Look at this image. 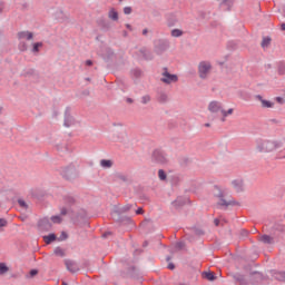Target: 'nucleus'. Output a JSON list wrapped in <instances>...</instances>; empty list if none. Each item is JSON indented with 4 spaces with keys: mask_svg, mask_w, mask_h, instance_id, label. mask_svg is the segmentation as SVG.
<instances>
[{
    "mask_svg": "<svg viewBox=\"0 0 285 285\" xmlns=\"http://www.w3.org/2000/svg\"><path fill=\"white\" fill-rule=\"evenodd\" d=\"M212 193L213 197L218 199L216 208H219L220 210H228V206H242V204L235 199L226 200V191H224L219 185H214Z\"/></svg>",
    "mask_w": 285,
    "mask_h": 285,
    "instance_id": "f257e3e1",
    "label": "nucleus"
},
{
    "mask_svg": "<svg viewBox=\"0 0 285 285\" xmlns=\"http://www.w3.org/2000/svg\"><path fill=\"white\" fill-rule=\"evenodd\" d=\"M132 204H127L111 212V217L114 222H117V224H121L122 226H135V222L132 220V218L124 215V213H129V210H132Z\"/></svg>",
    "mask_w": 285,
    "mask_h": 285,
    "instance_id": "f03ea898",
    "label": "nucleus"
},
{
    "mask_svg": "<svg viewBox=\"0 0 285 285\" xmlns=\"http://www.w3.org/2000/svg\"><path fill=\"white\" fill-rule=\"evenodd\" d=\"M271 233L273 236L264 234L261 236L259 242L263 244H275V239L279 242L281 239H284L285 237V225L282 223H275L272 228Z\"/></svg>",
    "mask_w": 285,
    "mask_h": 285,
    "instance_id": "7ed1b4c3",
    "label": "nucleus"
},
{
    "mask_svg": "<svg viewBox=\"0 0 285 285\" xmlns=\"http://www.w3.org/2000/svg\"><path fill=\"white\" fill-rule=\"evenodd\" d=\"M256 144V150H258V153H273V150H277V148H282V146H284V142L279 140L258 139Z\"/></svg>",
    "mask_w": 285,
    "mask_h": 285,
    "instance_id": "20e7f679",
    "label": "nucleus"
},
{
    "mask_svg": "<svg viewBox=\"0 0 285 285\" xmlns=\"http://www.w3.org/2000/svg\"><path fill=\"white\" fill-rule=\"evenodd\" d=\"M60 175L67 181H75V179L79 177V171L77 170V167H75V164H69L61 168Z\"/></svg>",
    "mask_w": 285,
    "mask_h": 285,
    "instance_id": "39448f33",
    "label": "nucleus"
},
{
    "mask_svg": "<svg viewBox=\"0 0 285 285\" xmlns=\"http://www.w3.org/2000/svg\"><path fill=\"white\" fill-rule=\"evenodd\" d=\"M160 81L166 83V86H170V83H177L179 81V76L176 73H170L168 71V67H164Z\"/></svg>",
    "mask_w": 285,
    "mask_h": 285,
    "instance_id": "423d86ee",
    "label": "nucleus"
},
{
    "mask_svg": "<svg viewBox=\"0 0 285 285\" xmlns=\"http://www.w3.org/2000/svg\"><path fill=\"white\" fill-rule=\"evenodd\" d=\"M121 277L125 279H141V272L137 266L131 265L127 268L126 272H121Z\"/></svg>",
    "mask_w": 285,
    "mask_h": 285,
    "instance_id": "0eeeda50",
    "label": "nucleus"
},
{
    "mask_svg": "<svg viewBox=\"0 0 285 285\" xmlns=\"http://www.w3.org/2000/svg\"><path fill=\"white\" fill-rule=\"evenodd\" d=\"M170 48V42L166 39H158L154 41V52L156 55H164Z\"/></svg>",
    "mask_w": 285,
    "mask_h": 285,
    "instance_id": "6e6552de",
    "label": "nucleus"
},
{
    "mask_svg": "<svg viewBox=\"0 0 285 285\" xmlns=\"http://www.w3.org/2000/svg\"><path fill=\"white\" fill-rule=\"evenodd\" d=\"M151 161L153 164H168V158H166V153H164V150L161 149H155L151 153Z\"/></svg>",
    "mask_w": 285,
    "mask_h": 285,
    "instance_id": "1a4fd4ad",
    "label": "nucleus"
},
{
    "mask_svg": "<svg viewBox=\"0 0 285 285\" xmlns=\"http://www.w3.org/2000/svg\"><path fill=\"white\" fill-rule=\"evenodd\" d=\"M213 70V65L208 61H200L198 65V75L200 79H206L208 73Z\"/></svg>",
    "mask_w": 285,
    "mask_h": 285,
    "instance_id": "9d476101",
    "label": "nucleus"
},
{
    "mask_svg": "<svg viewBox=\"0 0 285 285\" xmlns=\"http://www.w3.org/2000/svg\"><path fill=\"white\" fill-rule=\"evenodd\" d=\"M76 124H77V119H75L72 116V108L66 107L63 126L66 128H70L71 126H75Z\"/></svg>",
    "mask_w": 285,
    "mask_h": 285,
    "instance_id": "9b49d317",
    "label": "nucleus"
},
{
    "mask_svg": "<svg viewBox=\"0 0 285 285\" xmlns=\"http://www.w3.org/2000/svg\"><path fill=\"white\" fill-rule=\"evenodd\" d=\"M249 282L253 285L262 284L264 282V274L257 271L250 272Z\"/></svg>",
    "mask_w": 285,
    "mask_h": 285,
    "instance_id": "f8f14e48",
    "label": "nucleus"
},
{
    "mask_svg": "<svg viewBox=\"0 0 285 285\" xmlns=\"http://www.w3.org/2000/svg\"><path fill=\"white\" fill-rule=\"evenodd\" d=\"M166 21L168 28H175L177 23H179V16L175 12H170L166 14Z\"/></svg>",
    "mask_w": 285,
    "mask_h": 285,
    "instance_id": "ddd939ff",
    "label": "nucleus"
},
{
    "mask_svg": "<svg viewBox=\"0 0 285 285\" xmlns=\"http://www.w3.org/2000/svg\"><path fill=\"white\" fill-rule=\"evenodd\" d=\"M65 266L67 268V271H69V273H79L80 268H79V264H77V262L71 261V259H66L65 261Z\"/></svg>",
    "mask_w": 285,
    "mask_h": 285,
    "instance_id": "4468645a",
    "label": "nucleus"
},
{
    "mask_svg": "<svg viewBox=\"0 0 285 285\" xmlns=\"http://www.w3.org/2000/svg\"><path fill=\"white\" fill-rule=\"evenodd\" d=\"M20 77H24L28 79H39V71H37V69L35 68H29L27 70H23L20 75Z\"/></svg>",
    "mask_w": 285,
    "mask_h": 285,
    "instance_id": "2eb2a0df",
    "label": "nucleus"
},
{
    "mask_svg": "<svg viewBox=\"0 0 285 285\" xmlns=\"http://www.w3.org/2000/svg\"><path fill=\"white\" fill-rule=\"evenodd\" d=\"M38 228L40 230H50L52 228V223H50V218L45 217L38 222Z\"/></svg>",
    "mask_w": 285,
    "mask_h": 285,
    "instance_id": "dca6fc26",
    "label": "nucleus"
},
{
    "mask_svg": "<svg viewBox=\"0 0 285 285\" xmlns=\"http://www.w3.org/2000/svg\"><path fill=\"white\" fill-rule=\"evenodd\" d=\"M232 277L236 285H249L246 276H244L243 274L235 273L232 275Z\"/></svg>",
    "mask_w": 285,
    "mask_h": 285,
    "instance_id": "f3484780",
    "label": "nucleus"
},
{
    "mask_svg": "<svg viewBox=\"0 0 285 285\" xmlns=\"http://www.w3.org/2000/svg\"><path fill=\"white\" fill-rule=\"evenodd\" d=\"M222 102L217 101V100H213L209 102L208 105V110L209 112H222Z\"/></svg>",
    "mask_w": 285,
    "mask_h": 285,
    "instance_id": "a211bd4d",
    "label": "nucleus"
},
{
    "mask_svg": "<svg viewBox=\"0 0 285 285\" xmlns=\"http://www.w3.org/2000/svg\"><path fill=\"white\" fill-rule=\"evenodd\" d=\"M255 99H257V101H261L262 108H274L275 106V102L264 99L262 95H256Z\"/></svg>",
    "mask_w": 285,
    "mask_h": 285,
    "instance_id": "6ab92c4d",
    "label": "nucleus"
},
{
    "mask_svg": "<svg viewBox=\"0 0 285 285\" xmlns=\"http://www.w3.org/2000/svg\"><path fill=\"white\" fill-rule=\"evenodd\" d=\"M186 202H188V198L178 196V197L171 203V205H173L174 207H176L177 209H179V208H184V206H186Z\"/></svg>",
    "mask_w": 285,
    "mask_h": 285,
    "instance_id": "aec40b11",
    "label": "nucleus"
},
{
    "mask_svg": "<svg viewBox=\"0 0 285 285\" xmlns=\"http://www.w3.org/2000/svg\"><path fill=\"white\" fill-rule=\"evenodd\" d=\"M271 275L277 282H285V272L284 271L272 269L271 271Z\"/></svg>",
    "mask_w": 285,
    "mask_h": 285,
    "instance_id": "412c9836",
    "label": "nucleus"
},
{
    "mask_svg": "<svg viewBox=\"0 0 285 285\" xmlns=\"http://www.w3.org/2000/svg\"><path fill=\"white\" fill-rule=\"evenodd\" d=\"M232 186L235 188L236 193H244V180L234 179Z\"/></svg>",
    "mask_w": 285,
    "mask_h": 285,
    "instance_id": "4be33fe9",
    "label": "nucleus"
},
{
    "mask_svg": "<svg viewBox=\"0 0 285 285\" xmlns=\"http://www.w3.org/2000/svg\"><path fill=\"white\" fill-rule=\"evenodd\" d=\"M18 39H27V41H32V39H35V33L32 31H20L18 32Z\"/></svg>",
    "mask_w": 285,
    "mask_h": 285,
    "instance_id": "5701e85b",
    "label": "nucleus"
},
{
    "mask_svg": "<svg viewBox=\"0 0 285 285\" xmlns=\"http://www.w3.org/2000/svg\"><path fill=\"white\" fill-rule=\"evenodd\" d=\"M202 277L203 279H207V282H215L217 279V275L210 271H204Z\"/></svg>",
    "mask_w": 285,
    "mask_h": 285,
    "instance_id": "b1692460",
    "label": "nucleus"
},
{
    "mask_svg": "<svg viewBox=\"0 0 285 285\" xmlns=\"http://www.w3.org/2000/svg\"><path fill=\"white\" fill-rule=\"evenodd\" d=\"M45 244H47L48 246L55 242H58V237H57V234L55 233H50L49 235H45L42 237Z\"/></svg>",
    "mask_w": 285,
    "mask_h": 285,
    "instance_id": "393cba45",
    "label": "nucleus"
},
{
    "mask_svg": "<svg viewBox=\"0 0 285 285\" xmlns=\"http://www.w3.org/2000/svg\"><path fill=\"white\" fill-rule=\"evenodd\" d=\"M63 202L67 208L71 209L72 206H75L77 204V199H75V197L67 195L63 196Z\"/></svg>",
    "mask_w": 285,
    "mask_h": 285,
    "instance_id": "a878e982",
    "label": "nucleus"
},
{
    "mask_svg": "<svg viewBox=\"0 0 285 285\" xmlns=\"http://www.w3.org/2000/svg\"><path fill=\"white\" fill-rule=\"evenodd\" d=\"M139 52L140 55H142V59H145V61H153L154 59L153 52L146 50V48H141Z\"/></svg>",
    "mask_w": 285,
    "mask_h": 285,
    "instance_id": "bb28decb",
    "label": "nucleus"
},
{
    "mask_svg": "<svg viewBox=\"0 0 285 285\" xmlns=\"http://www.w3.org/2000/svg\"><path fill=\"white\" fill-rule=\"evenodd\" d=\"M124 181V184H128V176L122 173L114 174V181Z\"/></svg>",
    "mask_w": 285,
    "mask_h": 285,
    "instance_id": "cd10ccee",
    "label": "nucleus"
},
{
    "mask_svg": "<svg viewBox=\"0 0 285 285\" xmlns=\"http://www.w3.org/2000/svg\"><path fill=\"white\" fill-rule=\"evenodd\" d=\"M168 179L171 186H179V184L181 183V177L179 175H171L168 177Z\"/></svg>",
    "mask_w": 285,
    "mask_h": 285,
    "instance_id": "c85d7f7f",
    "label": "nucleus"
},
{
    "mask_svg": "<svg viewBox=\"0 0 285 285\" xmlns=\"http://www.w3.org/2000/svg\"><path fill=\"white\" fill-rule=\"evenodd\" d=\"M131 77L135 79H141V76L144 75V71L140 68H134L130 70Z\"/></svg>",
    "mask_w": 285,
    "mask_h": 285,
    "instance_id": "c756f323",
    "label": "nucleus"
},
{
    "mask_svg": "<svg viewBox=\"0 0 285 285\" xmlns=\"http://www.w3.org/2000/svg\"><path fill=\"white\" fill-rule=\"evenodd\" d=\"M98 26H100L101 30H104L105 32H108V30H110V22L105 19L99 20Z\"/></svg>",
    "mask_w": 285,
    "mask_h": 285,
    "instance_id": "7c9ffc66",
    "label": "nucleus"
},
{
    "mask_svg": "<svg viewBox=\"0 0 285 285\" xmlns=\"http://www.w3.org/2000/svg\"><path fill=\"white\" fill-rule=\"evenodd\" d=\"M108 17L111 21H119V12L115 8L109 10Z\"/></svg>",
    "mask_w": 285,
    "mask_h": 285,
    "instance_id": "2f4dec72",
    "label": "nucleus"
},
{
    "mask_svg": "<svg viewBox=\"0 0 285 285\" xmlns=\"http://www.w3.org/2000/svg\"><path fill=\"white\" fill-rule=\"evenodd\" d=\"M41 48H43V42H33L31 52H33V55H39Z\"/></svg>",
    "mask_w": 285,
    "mask_h": 285,
    "instance_id": "473e14b6",
    "label": "nucleus"
},
{
    "mask_svg": "<svg viewBox=\"0 0 285 285\" xmlns=\"http://www.w3.org/2000/svg\"><path fill=\"white\" fill-rule=\"evenodd\" d=\"M271 41H273V39L269 36L263 37V40L261 42V47L262 48H268L271 46Z\"/></svg>",
    "mask_w": 285,
    "mask_h": 285,
    "instance_id": "72a5a7b5",
    "label": "nucleus"
},
{
    "mask_svg": "<svg viewBox=\"0 0 285 285\" xmlns=\"http://www.w3.org/2000/svg\"><path fill=\"white\" fill-rule=\"evenodd\" d=\"M112 160L111 159H101L100 160V166L101 168H112Z\"/></svg>",
    "mask_w": 285,
    "mask_h": 285,
    "instance_id": "f704fd0d",
    "label": "nucleus"
},
{
    "mask_svg": "<svg viewBox=\"0 0 285 285\" xmlns=\"http://www.w3.org/2000/svg\"><path fill=\"white\" fill-rule=\"evenodd\" d=\"M158 104H167L168 95L166 92H160L157 98Z\"/></svg>",
    "mask_w": 285,
    "mask_h": 285,
    "instance_id": "c9c22d12",
    "label": "nucleus"
},
{
    "mask_svg": "<svg viewBox=\"0 0 285 285\" xmlns=\"http://www.w3.org/2000/svg\"><path fill=\"white\" fill-rule=\"evenodd\" d=\"M150 226H153V219H150V218H145L140 223V228H150Z\"/></svg>",
    "mask_w": 285,
    "mask_h": 285,
    "instance_id": "e433bc0d",
    "label": "nucleus"
},
{
    "mask_svg": "<svg viewBox=\"0 0 285 285\" xmlns=\"http://www.w3.org/2000/svg\"><path fill=\"white\" fill-rule=\"evenodd\" d=\"M37 275H39V269L32 268L29 271V273L26 275V277L28 279H32V278L37 277Z\"/></svg>",
    "mask_w": 285,
    "mask_h": 285,
    "instance_id": "4c0bfd02",
    "label": "nucleus"
},
{
    "mask_svg": "<svg viewBox=\"0 0 285 285\" xmlns=\"http://www.w3.org/2000/svg\"><path fill=\"white\" fill-rule=\"evenodd\" d=\"M158 178L160 179V181H167L168 174H166V170L159 169L158 170Z\"/></svg>",
    "mask_w": 285,
    "mask_h": 285,
    "instance_id": "58836bf2",
    "label": "nucleus"
},
{
    "mask_svg": "<svg viewBox=\"0 0 285 285\" xmlns=\"http://www.w3.org/2000/svg\"><path fill=\"white\" fill-rule=\"evenodd\" d=\"M8 271H10V267H8V264H6L4 262L0 263V275H6V273H8Z\"/></svg>",
    "mask_w": 285,
    "mask_h": 285,
    "instance_id": "ea45409f",
    "label": "nucleus"
},
{
    "mask_svg": "<svg viewBox=\"0 0 285 285\" xmlns=\"http://www.w3.org/2000/svg\"><path fill=\"white\" fill-rule=\"evenodd\" d=\"M171 37H175V38L184 37V30H181V29H173L171 30Z\"/></svg>",
    "mask_w": 285,
    "mask_h": 285,
    "instance_id": "a19ab883",
    "label": "nucleus"
},
{
    "mask_svg": "<svg viewBox=\"0 0 285 285\" xmlns=\"http://www.w3.org/2000/svg\"><path fill=\"white\" fill-rule=\"evenodd\" d=\"M188 164H190V158H188V157H181V158H179V165H180L183 168H186V166H188Z\"/></svg>",
    "mask_w": 285,
    "mask_h": 285,
    "instance_id": "79ce46f5",
    "label": "nucleus"
},
{
    "mask_svg": "<svg viewBox=\"0 0 285 285\" xmlns=\"http://www.w3.org/2000/svg\"><path fill=\"white\" fill-rule=\"evenodd\" d=\"M53 253L57 257H66V252L61 247H56Z\"/></svg>",
    "mask_w": 285,
    "mask_h": 285,
    "instance_id": "37998d69",
    "label": "nucleus"
},
{
    "mask_svg": "<svg viewBox=\"0 0 285 285\" xmlns=\"http://www.w3.org/2000/svg\"><path fill=\"white\" fill-rule=\"evenodd\" d=\"M18 206H20V208H22V210H28V208H29L28 203H26L22 198L18 199Z\"/></svg>",
    "mask_w": 285,
    "mask_h": 285,
    "instance_id": "c03bdc74",
    "label": "nucleus"
},
{
    "mask_svg": "<svg viewBox=\"0 0 285 285\" xmlns=\"http://www.w3.org/2000/svg\"><path fill=\"white\" fill-rule=\"evenodd\" d=\"M51 222L53 224H61L63 222V218H61V216L59 215H55V216H51Z\"/></svg>",
    "mask_w": 285,
    "mask_h": 285,
    "instance_id": "a18cd8bd",
    "label": "nucleus"
},
{
    "mask_svg": "<svg viewBox=\"0 0 285 285\" xmlns=\"http://www.w3.org/2000/svg\"><path fill=\"white\" fill-rule=\"evenodd\" d=\"M194 235H197V237H203V235H206V232H204L202 228L195 227Z\"/></svg>",
    "mask_w": 285,
    "mask_h": 285,
    "instance_id": "49530a36",
    "label": "nucleus"
},
{
    "mask_svg": "<svg viewBox=\"0 0 285 285\" xmlns=\"http://www.w3.org/2000/svg\"><path fill=\"white\" fill-rule=\"evenodd\" d=\"M18 50H20V52H26L27 50H28V43H26V42H20L19 45H18Z\"/></svg>",
    "mask_w": 285,
    "mask_h": 285,
    "instance_id": "de8ad7c7",
    "label": "nucleus"
},
{
    "mask_svg": "<svg viewBox=\"0 0 285 285\" xmlns=\"http://www.w3.org/2000/svg\"><path fill=\"white\" fill-rule=\"evenodd\" d=\"M176 250H184L186 248V243L184 242H177L175 245Z\"/></svg>",
    "mask_w": 285,
    "mask_h": 285,
    "instance_id": "09e8293b",
    "label": "nucleus"
},
{
    "mask_svg": "<svg viewBox=\"0 0 285 285\" xmlns=\"http://www.w3.org/2000/svg\"><path fill=\"white\" fill-rule=\"evenodd\" d=\"M227 50H237V43L235 41L227 42Z\"/></svg>",
    "mask_w": 285,
    "mask_h": 285,
    "instance_id": "8fccbe9b",
    "label": "nucleus"
},
{
    "mask_svg": "<svg viewBox=\"0 0 285 285\" xmlns=\"http://www.w3.org/2000/svg\"><path fill=\"white\" fill-rule=\"evenodd\" d=\"M31 197H33V199H38V200H41L43 199V194L39 193V191H33L31 194Z\"/></svg>",
    "mask_w": 285,
    "mask_h": 285,
    "instance_id": "3c124183",
    "label": "nucleus"
},
{
    "mask_svg": "<svg viewBox=\"0 0 285 285\" xmlns=\"http://www.w3.org/2000/svg\"><path fill=\"white\" fill-rule=\"evenodd\" d=\"M138 197L140 199V202H149L150 198L148 197V195L144 194V193H139Z\"/></svg>",
    "mask_w": 285,
    "mask_h": 285,
    "instance_id": "603ef678",
    "label": "nucleus"
},
{
    "mask_svg": "<svg viewBox=\"0 0 285 285\" xmlns=\"http://www.w3.org/2000/svg\"><path fill=\"white\" fill-rule=\"evenodd\" d=\"M68 234L66 232H61L60 236L58 237V242H66L68 239Z\"/></svg>",
    "mask_w": 285,
    "mask_h": 285,
    "instance_id": "864d4df0",
    "label": "nucleus"
},
{
    "mask_svg": "<svg viewBox=\"0 0 285 285\" xmlns=\"http://www.w3.org/2000/svg\"><path fill=\"white\" fill-rule=\"evenodd\" d=\"M106 52H107V59H112V57H115V51H112V49L107 48Z\"/></svg>",
    "mask_w": 285,
    "mask_h": 285,
    "instance_id": "5fc2aeb1",
    "label": "nucleus"
},
{
    "mask_svg": "<svg viewBox=\"0 0 285 285\" xmlns=\"http://www.w3.org/2000/svg\"><path fill=\"white\" fill-rule=\"evenodd\" d=\"M278 75H285V65L284 62H281L278 66Z\"/></svg>",
    "mask_w": 285,
    "mask_h": 285,
    "instance_id": "6e6d98bb",
    "label": "nucleus"
},
{
    "mask_svg": "<svg viewBox=\"0 0 285 285\" xmlns=\"http://www.w3.org/2000/svg\"><path fill=\"white\" fill-rule=\"evenodd\" d=\"M68 210H70L69 207H61V209H60V215H61L62 217H66V215H68Z\"/></svg>",
    "mask_w": 285,
    "mask_h": 285,
    "instance_id": "4d7b16f0",
    "label": "nucleus"
},
{
    "mask_svg": "<svg viewBox=\"0 0 285 285\" xmlns=\"http://www.w3.org/2000/svg\"><path fill=\"white\" fill-rule=\"evenodd\" d=\"M6 226H8V219L0 218V228H6Z\"/></svg>",
    "mask_w": 285,
    "mask_h": 285,
    "instance_id": "13d9d810",
    "label": "nucleus"
},
{
    "mask_svg": "<svg viewBox=\"0 0 285 285\" xmlns=\"http://www.w3.org/2000/svg\"><path fill=\"white\" fill-rule=\"evenodd\" d=\"M275 101H276V104H279L281 106H284V104H285L284 97H279V96L275 98Z\"/></svg>",
    "mask_w": 285,
    "mask_h": 285,
    "instance_id": "bf43d9fd",
    "label": "nucleus"
},
{
    "mask_svg": "<svg viewBox=\"0 0 285 285\" xmlns=\"http://www.w3.org/2000/svg\"><path fill=\"white\" fill-rule=\"evenodd\" d=\"M149 101H150V96L147 95L141 97V104L146 105V104H149Z\"/></svg>",
    "mask_w": 285,
    "mask_h": 285,
    "instance_id": "052dcab7",
    "label": "nucleus"
},
{
    "mask_svg": "<svg viewBox=\"0 0 285 285\" xmlns=\"http://www.w3.org/2000/svg\"><path fill=\"white\" fill-rule=\"evenodd\" d=\"M124 14H132V7H125Z\"/></svg>",
    "mask_w": 285,
    "mask_h": 285,
    "instance_id": "680f3d73",
    "label": "nucleus"
},
{
    "mask_svg": "<svg viewBox=\"0 0 285 285\" xmlns=\"http://www.w3.org/2000/svg\"><path fill=\"white\" fill-rule=\"evenodd\" d=\"M222 4L230 8V6H233V0H223Z\"/></svg>",
    "mask_w": 285,
    "mask_h": 285,
    "instance_id": "e2e57ef3",
    "label": "nucleus"
},
{
    "mask_svg": "<svg viewBox=\"0 0 285 285\" xmlns=\"http://www.w3.org/2000/svg\"><path fill=\"white\" fill-rule=\"evenodd\" d=\"M275 159H285V153H284V151H279V153L276 155Z\"/></svg>",
    "mask_w": 285,
    "mask_h": 285,
    "instance_id": "0e129e2a",
    "label": "nucleus"
},
{
    "mask_svg": "<svg viewBox=\"0 0 285 285\" xmlns=\"http://www.w3.org/2000/svg\"><path fill=\"white\" fill-rule=\"evenodd\" d=\"M111 235H112V232H105V233H102L101 237L104 239H108V237H110Z\"/></svg>",
    "mask_w": 285,
    "mask_h": 285,
    "instance_id": "69168bd1",
    "label": "nucleus"
},
{
    "mask_svg": "<svg viewBox=\"0 0 285 285\" xmlns=\"http://www.w3.org/2000/svg\"><path fill=\"white\" fill-rule=\"evenodd\" d=\"M136 215H144V207H138L136 210H135Z\"/></svg>",
    "mask_w": 285,
    "mask_h": 285,
    "instance_id": "338daca9",
    "label": "nucleus"
},
{
    "mask_svg": "<svg viewBox=\"0 0 285 285\" xmlns=\"http://www.w3.org/2000/svg\"><path fill=\"white\" fill-rule=\"evenodd\" d=\"M240 236L242 237H248V230L247 229H242L240 230Z\"/></svg>",
    "mask_w": 285,
    "mask_h": 285,
    "instance_id": "774afa93",
    "label": "nucleus"
}]
</instances>
